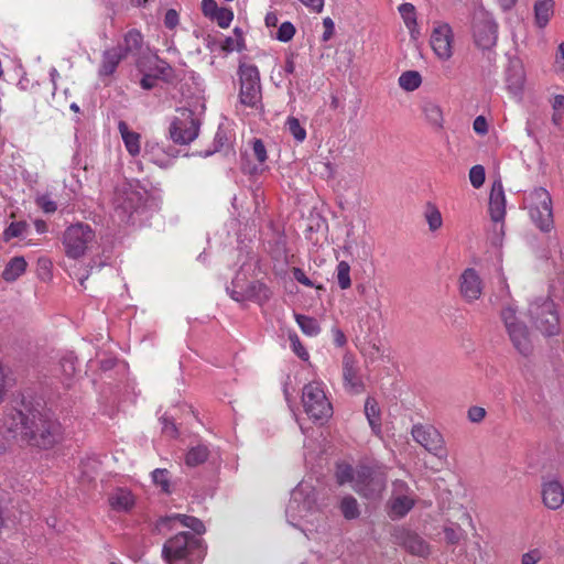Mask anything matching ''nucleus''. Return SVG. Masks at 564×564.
Listing matches in <instances>:
<instances>
[{
	"mask_svg": "<svg viewBox=\"0 0 564 564\" xmlns=\"http://www.w3.org/2000/svg\"><path fill=\"white\" fill-rule=\"evenodd\" d=\"M525 84V72L520 62H511L507 70L508 89L518 95Z\"/></svg>",
	"mask_w": 564,
	"mask_h": 564,
	"instance_id": "5701e85b",
	"label": "nucleus"
},
{
	"mask_svg": "<svg viewBox=\"0 0 564 564\" xmlns=\"http://www.w3.org/2000/svg\"><path fill=\"white\" fill-rule=\"evenodd\" d=\"M61 424L51 413L23 405L13 409L0 426V454L4 452L9 438H21L31 445L48 448L62 440Z\"/></svg>",
	"mask_w": 564,
	"mask_h": 564,
	"instance_id": "f257e3e1",
	"label": "nucleus"
},
{
	"mask_svg": "<svg viewBox=\"0 0 564 564\" xmlns=\"http://www.w3.org/2000/svg\"><path fill=\"white\" fill-rule=\"evenodd\" d=\"M164 24L167 29H174L178 24V13L174 9L166 11L164 17Z\"/></svg>",
	"mask_w": 564,
	"mask_h": 564,
	"instance_id": "6e6d98bb",
	"label": "nucleus"
},
{
	"mask_svg": "<svg viewBox=\"0 0 564 564\" xmlns=\"http://www.w3.org/2000/svg\"><path fill=\"white\" fill-rule=\"evenodd\" d=\"M305 7L313 12H321L324 8V0H300Z\"/></svg>",
	"mask_w": 564,
	"mask_h": 564,
	"instance_id": "bf43d9fd",
	"label": "nucleus"
},
{
	"mask_svg": "<svg viewBox=\"0 0 564 564\" xmlns=\"http://www.w3.org/2000/svg\"><path fill=\"white\" fill-rule=\"evenodd\" d=\"M482 280L475 269L468 268L462 273L459 278V291L467 302L478 300L482 294Z\"/></svg>",
	"mask_w": 564,
	"mask_h": 564,
	"instance_id": "f3484780",
	"label": "nucleus"
},
{
	"mask_svg": "<svg viewBox=\"0 0 564 564\" xmlns=\"http://www.w3.org/2000/svg\"><path fill=\"white\" fill-rule=\"evenodd\" d=\"M122 45H117L104 52L102 63L100 65L99 74L109 76L115 73L119 63L126 58Z\"/></svg>",
	"mask_w": 564,
	"mask_h": 564,
	"instance_id": "4be33fe9",
	"label": "nucleus"
},
{
	"mask_svg": "<svg viewBox=\"0 0 564 564\" xmlns=\"http://www.w3.org/2000/svg\"><path fill=\"white\" fill-rule=\"evenodd\" d=\"M398 11L410 32L413 40H417L420 36V30L416 22V11L412 3L405 2L399 6Z\"/></svg>",
	"mask_w": 564,
	"mask_h": 564,
	"instance_id": "bb28decb",
	"label": "nucleus"
},
{
	"mask_svg": "<svg viewBox=\"0 0 564 564\" xmlns=\"http://www.w3.org/2000/svg\"><path fill=\"white\" fill-rule=\"evenodd\" d=\"M543 505L550 510H558L564 505V486L557 479L543 481L541 486Z\"/></svg>",
	"mask_w": 564,
	"mask_h": 564,
	"instance_id": "aec40b11",
	"label": "nucleus"
},
{
	"mask_svg": "<svg viewBox=\"0 0 564 564\" xmlns=\"http://www.w3.org/2000/svg\"><path fill=\"white\" fill-rule=\"evenodd\" d=\"M62 367H63L64 372L67 376L74 375V372H75V364H74V360L72 358L63 359Z\"/></svg>",
	"mask_w": 564,
	"mask_h": 564,
	"instance_id": "0e129e2a",
	"label": "nucleus"
},
{
	"mask_svg": "<svg viewBox=\"0 0 564 564\" xmlns=\"http://www.w3.org/2000/svg\"><path fill=\"white\" fill-rule=\"evenodd\" d=\"M234 19V13L230 9L219 8L216 13L212 17L221 29H226L230 25Z\"/></svg>",
	"mask_w": 564,
	"mask_h": 564,
	"instance_id": "a18cd8bd",
	"label": "nucleus"
},
{
	"mask_svg": "<svg viewBox=\"0 0 564 564\" xmlns=\"http://www.w3.org/2000/svg\"><path fill=\"white\" fill-rule=\"evenodd\" d=\"M156 83H158L156 76H152V75H144L140 82L141 87L145 90H150V89L154 88Z\"/></svg>",
	"mask_w": 564,
	"mask_h": 564,
	"instance_id": "680f3d73",
	"label": "nucleus"
},
{
	"mask_svg": "<svg viewBox=\"0 0 564 564\" xmlns=\"http://www.w3.org/2000/svg\"><path fill=\"white\" fill-rule=\"evenodd\" d=\"M425 219L429 224V228L432 231H435L442 227L443 219L441 212L437 209L435 205L429 204L425 210Z\"/></svg>",
	"mask_w": 564,
	"mask_h": 564,
	"instance_id": "ea45409f",
	"label": "nucleus"
},
{
	"mask_svg": "<svg viewBox=\"0 0 564 564\" xmlns=\"http://www.w3.org/2000/svg\"><path fill=\"white\" fill-rule=\"evenodd\" d=\"M208 457V449L204 445H197L195 447H192L186 456H185V463L187 466L195 467L199 464H203Z\"/></svg>",
	"mask_w": 564,
	"mask_h": 564,
	"instance_id": "e433bc0d",
	"label": "nucleus"
},
{
	"mask_svg": "<svg viewBox=\"0 0 564 564\" xmlns=\"http://www.w3.org/2000/svg\"><path fill=\"white\" fill-rule=\"evenodd\" d=\"M140 202L139 193L123 187L116 193L115 206L122 215H131L138 207Z\"/></svg>",
	"mask_w": 564,
	"mask_h": 564,
	"instance_id": "412c9836",
	"label": "nucleus"
},
{
	"mask_svg": "<svg viewBox=\"0 0 564 564\" xmlns=\"http://www.w3.org/2000/svg\"><path fill=\"white\" fill-rule=\"evenodd\" d=\"M218 9L215 0H202V11L205 17L212 19Z\"/></svg>",
	"mask_w": 564,
	"mask_h": 564,
	"instance_id": "5fc2aeb1",
	"label": "nucleus"
},
{
	"mask_svg": "<svg viewBox=\"0 0 564 564\" xmlns=\"http://www.w3.org/2000/svg\"><path fill=\"white\" fill-rule=\"evenodd\" d=\"M555 3L553 0H538L534 3V22L540 29L547 25L554 14Z\"/></svg>",
	"mask_w": 564,
	"mask_h": 564,
	"instance_id": "a878e982",
	"label": "nucleus"
},
{
	"mask_svg": "<svg viewBox=\"0 0 564 564\" xmlns=\"http://www.w3.org/2000/svg\"><path fill=\"white\" fill-rule=\"evenodd\" d=\"M340 511L343 516L348 520L356 519L360 514L358 502L351 496H347L341 499Z\"/></svg>",
	"mask_w": 564,
	"mask_h": 564,
	"instance_id": "4c0bfd02",
	"label": "nucleus"
},
{
	"mask_svg": "<svg viewBox=\"0 0 564 564\" xmlns=\"http://www.w3.org/2000/svg\"><path fill=\"white\" fill-rule=\"evenodd\" d=\"M333 334H334V340L337 346L340 347V346L345 345L346 337L340 329H338V328L333 329Z\"/></svg>",
	"mask_w": 564,
	"mask_h": 564,
	"instance_id": "338daca9",
	"label": "nucleus"
},
{
	"mask_svg": "<svg viewBox=\"0 0 564 564\" xmlns=\"http://www.w3.org/2000/svg\"><path fill=\"white\" fill-rule=\"evenodd\" d=\"M555 66L558 72L564 73V43H561L555 56Z\"/></svg>",
	"mask_w": 564,
	"mask_h": 564,
	"instance_id": "052dcab7",
	"label": "nucleus"
},
{
	"mask_svg": "<svg viewBox=\"0 0 564 564\" xmlns=\"http://www.w3.org/2000/svg\"><path fill=\"white\" fill-rule=\"evenodd\" d=\"M26 229L28 224L25 221L11 223L3 231V239L6 241H9L12 238L22 237Z\"/></svg>",
	"mask_w": 564,
	"mask_h": 564,
	"instance_id": "79ce46f5",
	"label": "nucleus"
},
{
	"mask_svg": "<svg viewBox=\"0 0 564 564\" xmlns=\"http://www.w3.org/2000/svg\"><path fill=\"white\" fill-rule=\"evenodd\" d=\"M235 34H236V37L232 39V37H228L226 39L224 45H223V48L228 51V52H231V51H240L241 47H242V33L241 31L236 28L235 29Z\"/></svg>",
	"mask_w": 564,
	"mask_h": 564,
	"instance_id": "09e8293b",
	"label": "nucleus"
},
{
	"mask_svg": "<svg viewBox=\"0 0 564 564\" xmlns=\"http://www.w3.org/2000/svg\"><path fill=\"white\" fill-rule=\"evenodd\" d=\"M336 478L339 485L350 484L357 494L370 500L379 499L387 485V471L380 466L352 468L348 464H338Z\"/></svg>",
	"mask_w": 564,
	"mask_h": 564,
	"instance_id": "f03ea898",
	"label": "nucleus"
},
{
	"mask_svg": "<svg viewBox=\"0 0 564 564\" xmlns=\"http://www.w3.org/2000/svg\"><path fill=\"white\" fill-rule=\"evenodd\" d=\"M227 292L230 297L237 302L252 301L259 305L267 303L272 294L265 284L254 281L243 285L239 278L232 281L231 288L228 286Z\"/></svg>",
	"mask_w": 564,
	"mask_h": 564,
	"instance_id": "4468645a",
	"label": "nucleus"
},
{
	"mask_svg": "<svg viewBox=\"0 0 564 564\" xmlns=\"http://www.w3.org/2000/svg\"><path fill=\"white\" fill-rule=\"evenodd\" d=\"M422 111L426 121L434 128L442 129L444 123L443 110L441 106L432 100H425L422 105Z\"/></svg>",
	"mask_w": 564,
	"mask_h": 564,
	"instance_id": "cd10ccee",
	"label": "nucleus"
},
{
	"mask_svg": "<svg viewBox=\"0 0 564 564\" xmlns=\"http://www.w3.org/2000/svg\"><path fill=\"white\" fill-rule=\"evenodd\" d=\"M473 128L478 134H486L488 131V124L485 117L479 116L474 120Z\"/></svg>",
	"mask_w": 564,
	"mask_h": 564,
	"instance_id": "4d7b16f0",
	"label": "nucleus"
},
{
	"mask_svg": "<svg viewBox=\"0 0 564 564\" xmlns=\"http://www.w3.org/2000/svg\"><path fill=\"white\" fill-rule=\"evenodd\" d=\"M528 316L544 336H554L560 333L558 314L554 302L549 297H538L530 302Z\"/></svg>",
	"mask_w": 564,
	"mask_h": 564,
	"instance_id": "6e6552de",
	"label": "nucleus"
},
{
	"mask_svg": "<svg viewBox=\"0 0 564 564\" xmlns=\"http://www.w3.org/2000/svg\"><path fill=\"white\" fill-rule=\"evenodd\" d=\"M413 440L440 460H446L448 452L442 433L432 425L415 424L412 426Z\"/></svg>",
	"mask_w": 564,
	"mask_h": 564,
	"instance_id": "ddd939ff",
	"label": "nucleus"
},
{
	"mask_svg": "<svg viewBox=\"0 0 564 564\" xmlns=\"http://www.w3.org/2000/svg\"><path fill=\"white\" fill-rule=\"evenodd\" d=\"M169 520L173 522V527H175L176 523H180L182 527H186L193 530V532L196 534H202L205 532L204 523L195 517L186 514H175L170 517Z\"/></svg>",
	"mask_w": 564,
	"mask_h": 564,
	"instance_id": "473e14b6",
	"label": "nucleus"
},
{
	"mask_svg": "<svg viewBox=\"0 0 564 564\" xmlns=\"http://www.w3.org/2000/svg\"><path fill=\"white\" fill-rule=\"evenodd\" d=\"M524 208L539 229L549 232L553 228V203L545 188L536 187L528 193L524 197Z\"/></svg>",
	"mask_w": 564,
	"mask_h": 564,
	"instance_id": "423d86ee",
	"label": "nucleus"
},
{
	"mask_svg": "<svg viewBox=\"0 0 564 564\" xmlns=\"http://www.w3.org/2000/svg\"><path fill=\"white\" fill-rule=\"evenodd\" d=\"M293 276L299 283H301L305 286H313V282L306 276V274L304 273L303 270H301L299 268H294Z\"/></svg>",
	"mask_w": 564,
	"mask_h": 564,
	"instance_id": "13d9d810",
	"label": "nucleus"
},
{
	"mask_svg": "<svg viewBox=\"0 0 564 564\" xmlns=\"http://www.w3.org/2000/svg\"><path fill=\"white\" fill-rule=\"evenodd\" d=\"M302 404L305 413L314 421H326L333 414L325 384L319 380H313L303 387Z\"/></svg>",
	"mask_w": 564,
	"mask_h": 564,
	"instance_id": "0eeeda50",
	"label": "nucleus"
},
{
	"mask_svg": "<svg viewBox=\"0 0 564 564\" xmlns=\"http://www.w3.org/2000/svg\"><path fill=\"white\" fill-rule=\"evenodd\" d=\"M241 105L258 109L261 107L262 94L259 69L254 65L245 64L239 67Z\"/></svg>",
	"mask_w": 564,
	"mask_h": 564,
	"instance_id": "9b49d317",
	"label": "nucleus"
},
{
	"mask_svg": "<svg viewBox=\"0 0 564 564\" xmlns=\"http://www.w3.org/2000/svg\"><path fill=\"white\" fill-rule=\"evenodd\" d=\"M289 340L291 343L292 350L296 356H299L302 360L308 359V352L305 347L300 341V338L296 333L292 332L289 334Z\"/></svg>",
	"mask_w": 564,
	"mask_h": 564,
	"instance_id": "49530a36",
	"label": "nucleus"
},
{
	"mask_svg": "<svg viewBox=\"0 0 564 564\" xmlns=\"http://www.w3.org/2000/svg\"><path fill=\"white\" fill-rule=\"evenodd\" d=\"M142 34L137 30L129 31L123 39V42L119 45H122V50L124 55L137 53L142 46Z\"/></svg>",
	"mask_w": 564,
	"mask_h": 564,
	"instance_id": "f704fd0d",
	"label": "nucleus"
},
{
	"mask_svg": "<svg viewBox=\"0 0 564 564\" xmlns=\"http://www.w3.org/2000/svg\"><path fill=\"white\" fill-rule=\"evenodd\" d=\"M343 377L346 384L356 393L361 391V381L357 376L355 361L350 357H345L343 361Z\"/></svg>",
	"mask_w": 564,
	"mask_h": 564,
	"instance_id": "c85d7f7f",
	"label": "nucleus"
},
{
	"mask_svg": "<svg viewBox=\"0 0 564 564\" xmlns=\"http://www.w3.org/2000/svg\"><path fill=\"white\" fill-rule=\"evenodd\" d=\"M468 420L473 423L481 422L486 416V410L481 406H471L467 413Z\"/></svg>",
	"mask_w": 564,
	"mask_h": 564,
	"instance_id": "864d4df0",
	"label": "nucleus"
},
{
	"mask_svg": "<svg viewBox=\"0 0 564 564\" xmlns=\"http://www.w3.org/2000/svg\"><path fill=\"white\" fill-rule=\"evenodd\" d=\"M205 553L203 540L188 532L173 535L162 549L166 564H200Z\"/></svg>",
	"mask_w": 564,
	"mask_h": 564,
	"instance_id": "7ed1b4c3",
	"label": "nucleus"
},
{
	"mask_svg": "<svg viewBox=\"0 0 564 564\" xmlns=\"http://www.w3.org/2000/svg\"><path fill=\"white\" fill-rule=\"evenodd\" d=\"M365 414L372 431L378 434L381 431L380 409L373 398H368L365 403Z\"/></svg>",
	"mask_w": 564,
	"mask_h": 564,
	"instance_id": "7c9ffc66",
	"label": "nucleus"
},
{
	"mask_svg": "<svg viewBox=\"0 0 564 564\" xmlns=\"http://www.w3.org/2000/svg\"><path fill=\"white\" fill-rule=\"evenodd\" d=\"M485 180L486 172L482 165L477 164L469 170V181L473 187L480 188L484 185Z\"/></svg>",
	"mask_w": 564,
	"mask_h": 564,
	"instance_id": "37998d69",
	"label": "nucleus"
},
{
	"mask_svg": "<svg viewBox=\"0 0 564 564\" xmlns=\"http://www.w3.org/2000/svg\"><path fill=\"white\" fill-rule=\"evenodd\" d=\"M200 119L193 110L180 108L170 123L169 133L174 143L188 144L193 142L199 133Z\"/></svg>",
	"mask_w": 564,
	"mask_h": 564,
	"instance_id": "1a4fd4ad",
	"label": "nucleus"
},
{
	"mask_svg": "<svg viewBox=\"0 0 564 564\" xmlns=\"http://www.w3.org/2000/svg\"><path fill=\"white\" fill-rule=\"evenodd\" d=\"M160 148L158 145L147 144L144 149V153L147 156H149V160L159 163V160L155 159V152H159Z\"/></svg>",
	"mask_w": 564,
	"mask_h": 564,
	"instance_id": "e2e57ef3",
	"label": "nucleus"
},
{
	"mask_svg": "<svg viewBox=\"0 0 564 564\" xmlns=\"http://www.w3.org/2000/svg\"><path fill=\"white\" fill-rule=\"evenodd\" d=\"M506 194L500 180H496L489 194V214L494 223H502L506 216Z\"/></svg>",
	"mask_w": 564,
	"mask_h": 564,
	"instance_id": "6ab92c4d",
	"label": "nucleus"
},
{
	"mask_svg": "<svg viewBox=\"0 0 564 564\" xmlns=\"http://www.w3.org/2000/svg\"><path fill=\"white\" fill-rule=\"evenodd\" d=\"M118 130L129 154L132 156L138 155L141 150V135L138 132L130 130L128 123L124 121H119Z\"/></svg>",
	"mask_w": 564,
	"mask_h": 564,
	"instance_id": "393cba45",
	"label": "nucleus"
},
{
	"mask_svg": "<svg viewBox=\"0 0 564 564\" xmlns=\"http://www.w3.org/2000/svg\"><path fill=\"white\" fill-rule=\"evenodd\" d=\"M552 107L554 111H563L564 110V95H556L553 98Z\"/></svg>",
	"mask_w": 564,
	"mask_h": 564,
	"instance_id": "69168bd1",
	"label": "nucleus"
},
{
	"mask_svg": "<svg viewBox=\"0 0 564 564\" xmlns=\"http://www.w3.org/2000/svg\"><path fill=\"white\" fill-rule=\"evenodd\" d=\"M286 74H293L295 72V63L293 59V54L289 55L285 59V65L283 67Z\"/></svg>",
	"mask_w": 564,
	"mask_h": 564,
	"instance_id": "774afa93",
	"label": "nucleus"
},
{
	"mask_svg": "<svg viewBox=\"0 0 564 564\" xmlns=\"http://www.w3.org/2000/svg\"><path fill=\"white\" fill-rule=\"evenodd\" d=\"M414 506L413 492L403 480L393 482L392 496L389 500V514L392 519L404 517Z\"/></svg>",
	"mask_w": 564,
	"mask_h": 564,
	"instance_id": "dca6fc26",
	"label": "nucleus"
},
{
	"mask_svg": "<svg viewBox=\"0 0 564 564\" xmlns=\"http://www.w3.org/2000/svg\"><path fill=\"white\" fill-rule=\"evenodd\" d=\"M473 41L484 53H491L498 40V24L487 12H478L473 22Z\"/></svg>",
	"mask_w": 564,
	"mask_h": 564,
	"instance_id": "f8f14e48",
	"label": "nucleus"
},
{
	"mask_svg": "<svg viewBox=\"0 0 564 564\" xmlns=\"http://www.w3.org/2000/svg\"><path fill=\"white\" fill-rule=\"evenodd\" d=\"M403 545L411 554L422 557L430 554V545L417 534L408 533Z\"/></svg>",
	"mask_w": 564,
	"mask_h": 564,
	"instance_id": "c756f323",
	"label": "nucleus"
},
{
	"mask_svg": "<svg viewBox=\"0 0 564 564\" xmlns=\"http://www.w3.org/2000/svg\"><path fill=\"white\" fill-rule=\"evenodd\" d=\"M26 268L28 262L25 258L22 256H15L7 262L1 273V278L8 283L15 282L25 273Z\"/></svg>",
	"mask_w": 564,
	"mask_h": 564,
	"instance_id": "b1692460",
	"label": "nucleus"
},
{
	"mask_svg": "<svg viewBox=\"0 0 564 564\" xmlns=\"http://www.w3.org/2000/svg\"><path fill=\"white\" fill-rule=\"evenodd\" d=\"M398 84L405 91H414L421 86L422 76L417 70H406L399 76Z\"/></svg>",
	"mask_w": 564,
	"mask_h": 564,
	"instance_id": "72a5a7b5",
	"label": "nucleus"
},
{
	"mask_svg": "<svg viewBox=\"0 0 564 564\" xmlns=\"http://www.w3.org/2000/svg\"><path fill=\"white\" fill-rule=\"evenodd\" d=\"M315 488L307 481L300 482L292 491L286 506V517L291 524L300 527V521L313 522L311 519L317 511Z\"/></svg>",
	"mask_w": 564,
	"mask_h": 564,
	"instance_id": "39448f33",
	"label": "nucleus"
},
{
	"mask_svg": "<svg viewBox=\"0 0 564 564\" xmlns=\"http://www.w3.org/2000/svg\"><path fill=\"white\" fill-rule=\"evenodd\" d=\"M252 153L260 164H263L267 160V150L263 142L260 139H256L252 142Z\"/></svg>",
	"mask_w": 564,
	"mask_h": 564,
	"instance_id": "3c124183",
	"label": "nucleus"
},
{
	"mask_svg": "<svg viewBox=\"0 0 564 564\" xmlns=\"http://www.w3.org/2000/svg\"><path fill=\"white\" fill-rule=\"evenodd\" d=\"M500 319L514 349L522 356H530L533 351L531 336L513 301L502 303Z\"/></svg>",
	"mask_w": 564,
	"mask_h": 564,
	"instance_id": "20e7f679",
	"label": "nucleus"
},
{
	"mask_svg": "<svg viewBox=\"0 0 564 564\" xmlns=\"http://www.w3.org/2000/svg\"><path fill=\"white\" fill-rule=\"evenodd\" d=\"M295 34V28L291 22H283L278 32L275 37L281 42H289L293 39Z\"/></svg>",
	"mask_w": 564,
	"mask_h": 564,
	"instance_id": "de8ad7c7",
	"label": "nucleus"
},
{
	"mask_svg": "<svg viewBox=\"0 0 564 564\" xmlns=\"http://www.w3.org/2000/svg\"><path fill=\"white\" fill-rule=\"evenodd\" d=\"M153 482L161 487L164 492H170V476L166 469L158 468L152 471Z\"/></svg>",
	"mask_w": 564,
	"mask_h": 564,
	"instance_id": "c03bdc74",
	"label": "nucleus"
},
{
	"mask_svg": "<svg viewBox=\"0 0 564 564\" xmlns=\"http://www.w3.org/2000/svg\"><path fill=\"white\" fill-rule=\"evenodd\" d=\"M431 47L441 61H448L453 56L454 33L448 23L434 24L431 39Z\"/></svg>",
	"mask_w": 564,
	"mask_h": 564,
	"instance_id": "2eb2a0df",
	"label": "nucleus"
},
{
	"mask_svg": "<svg viewBox=\"0 0 564 564\" xmlns=\"http://www.w3.org/2000/svg\"><path fill=\"white\" fill-rule=\"evenodd\" d=\"M336 279L341 290H347L351 286L350 265L346 261H340L336 268Z\"/></svg>",
	"mask_w": 564,
	"mask_h": 564,
	"instance_id": "58836bf2",
	"label": "nucleus"
},
{
	"mask_svg": "<svg viewBox=\"0 0 564 564\" xmlns=\"http://www.w3.org/2000/svg\"><path fill=\"white\" fill-rule=\"evenodd\" d=\"M107 502L112 511L129 513L134 508L137 498L130 489L117 487L108 494Z\"/></svg>",
	"mask_w": 564,
	"mask_h": 564,
	"instance_id": "a211bd4d",
	"label": "nucleus"
},
{
	"mask_svg": "<svg viewBox=\"0 0 564 564\" xmlns=\"http://www.w3.org/2000/svg\"><path fill=\"white\" fill-rule=\"evenodd\" d=\"M443 533L446 543L449 545L459 544L467 536L466 531L457 523H449L444 525Z\"/></svg>",
	"mask_w": 564,
	"mask_h": 564,
	"instance_id": "c9c22d12",
	"label": "nucleus"
},
{
	"mask_svg": "<svg viewBox=\"0 0 564 564\" xmlns=\"http://www.w3.org/2000/svg\"><path fill=\"white\" fill-rule=\"evenodd\" d=\"M285 127L297 142H303L306 139V130L301 126L299 119L294 117L288 118Z\"/></svg>",
	"mask_w": 564,
	"mask_h": 564,
	"instance_id": "a19ab883",
	"label": "nucleus"
},
{
	"mask_svg": "<svg viewBox=\"0 0 564 564\" xmlns=\"http://www.w3.org/2000/svg\"><path fill=\"white\" fill-rule=\"evenodd\" d=\"M542 558L540 550L533 549L522 554L521 564H538Z\"/></svg>",
	"mask_w": 564,
	"mask_h": 564,
	"instance_id": "603ef678",
	"label": "nucleus"
},
{
	"mask_svg": "<svg viewBox=\"0 0 564 564\" xmlns=\"http://www.w3.org/2000/svg\"><path fill=\"white\" fill-rule=\"evenodd\" d=\"M96 235L93 228L83 223L70 225L63 235V246L68 258L83 257L95 241Z\"/></svg>",
	"mask_w": 564,
	"mask_h": 564,
	"instance_id": "9d476101",
	"label": "nucleus"
},
{
	"mask_svg": "<svg viewBox=\"0 0 564 564\" xmlns=\"http://www.w3.org/2000/svg\"><path fill=\"white\" fill-rule=\"evenodd\" d=\"M294 318L304 335L315 337L321 333V326L314 317L295 313Z\"/></svg>",
	"mask_w": 564,
	"mask_h": 564,
	"instance_id": "2f4dec72",
	"label": "nucleus"
},
{
	"mask_svg": "<svg viewBox=\"0 0 564 564\" xmlns=\"http://www.w3.org/2000/svg\"><path fill=\"white\" fill-rule=\"evenodd\" d=\"M37 206L47 214H52L57 209L56 203L48 195H41L36 198Z\"/></svg>",
	"mask_w": 564,
	"mask_h": 564,
	"instance_id": "8fccbe9b",
	"label": "nucleus"
}]
</instances>
